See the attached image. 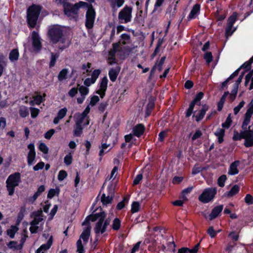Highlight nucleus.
<instances>
[{
	"label": "nucleus",
	"instance_id": "nucleus-10",
	"mask_svg": "<svg viewBox=\"0 0 253 253\" xmlns=\"http://www.w3.org/2000/svg\"><path fill=\"white\" fill-rule=\"evenodd\" d=\"M237 17V14L236 13H234L231 16H230L227 21V27L226 29V37H228L231 36L233 32L235 31V29L232 30L233 26L235 22Z\"/></svg>",
	"mask_w": 253,
	"mask_h": 253
},
{
	"label": "nucleus",
	"instance_id": "nucleus-22",
	"mask_svg": "<svg viewBox=\"0 0 253 253\" xmlns=\"http://www.w3.org/2000/svg\"><path fill=\"white\" fill-rule=\"evenodd\" d=\"M214 135L217 136L219 143H222L224 141L225 130L224 128H218L214 132Z\"/></svg>",
	"mask_w": 253,
	"mask_h": 253
},
{
	"label": "nucleus",
	"instance_id": "nucleus-38",
	"mask_svg": "<svg viewBox=\"0 0 253 253\" xmlns=\"http://www.w3.org/2000/svg\"><path fill=\"white\" fill-rule=\"evenodd\" d=\"M245 138V135L243 133V131H241L240 133L237 131H234L233 136L234 141L241 140L242 139Z\"/></svg>",
	"mask_w": 253,
	"mask_h": 253
},
{
	"label": "nucleus",
	"instance_id": "nucleus-46",
	"mask_svg": "<svg viewBox=\"0 0 253 253\" xmlns=\"http://www.w3.org/2000/svg\"><path fill=\"white\" fill-rule=\"evenodd\" d=\"M52 243V238H50L48 239L47 243L46 244H42L41 246V249H43L44 251L47 250L49 249Z\"/></svg>",
	"mask_w": 253,
	"mask_h": 253
},
{
	"label": "nucleus",
	"instance_id": "nucleus-7",
	"mask_svg": "<svg viewBox=\"0 0 253 253\" xmlns=\"http://www.w3.org/2000/svg\"><path fill=\"white\" fill-rule=\"evenodd\" d=\"M132 10L131 7L126 6L119 13L118 19L121 23H126L131 20Z\"/></svg>",
	"mask_w": 253,
	"mask_h": 253
},
{
	"label": "nucleus",
	"instance_id": "nucleus-8",
	"mask_svg": "<svg viewBox=\"0 0 253 253\" xmlns=\"http://www.w3.org/2000/svg\"><path fill=\"white\" fill-rule=\"evenodd\" d=\"M48 35L52 42L56 43L62 37V30L60 26H54L49 29Z\"/></svg>",
	"mask_w": 253,
	"mask_h": 253
},
{
	"label": "nucleus",
	"instance_id": "nucleus-34",
	"mask_svg": "<svg viewBox=\"0 0 253 253\" xmlns=\"http://www.w3.org/2000/svg\"><path fill=\"white\" fill-rule=\"evenodd\" d=\"M121 225V220L119 218L116 217L113 221L112 228L114 230L118 231L120 229Z\"/></svg>",
	"mask_w": 253,
	"mask_h": 253
},
{
	"label": "nucleus",
	"instance_id": "nucleus-14",
	"mask_svg": "<svg viewBox=\"0 0 253 253\" xmlns=\"http://www.w3.org/2000/svg\"><path fill=\"white\" fill-rule=\"evenodd\" d=\"M32 40L33 46L35 50H40L42 46L40 38L38 34L35 31L32 33Z\"/></svg>",
	"mask_w": 253,
	"mask_h": 253
},
{
	"label": "nucleus",
	"instance_id": "nucleus-45",
	"mask_svg": "<svg viewBox=\"0 0 253 253\" xmlns=\"http://www.w3.org/2000/svg\"><path fill=\"white\" fill-rule=\"evenodd\" d=\"M45 96V94L44 93L43 94V96L41 95H37L34 97V100L37 105H40L44 100L43 97Z\"/></svg>",
	"mask_w": 253,
	"mask_h": 253
},
{
	"label": "nucleus",
	"instance_id": "nucleus-5",
	"mask_svg": "<svg viewBox=\"0 0 253 253\" xmlns=\"http://www.w3.org/2000/svg\"><path fill=\"white\" fill-rule=\"evenodd\" d=\"M106 217V213L105 211H102L99 213H92L88 215V218H89L90 221L94 222L97 219L99 218L98 221L96 222L95 227L94 228V232L96 230V232L99 231V228L103 224L104 219Z\"/></svg>",
	"mask_w": 253,
	"mask_h": 253
},
{
	"label": "nucleus",
	"instance_id": "nucleus-60",
	"mask_svg": "<svg viewBox=\"0 0 253 253\" xmlns=\"http://www.w3.org/2000/svg\"><path fill=\"white\" fill-rule=\"evenodd\" d=\"M99 101V98L97 95H93L91 97L90 101L89 104V106H94Z\"/></svg>",
	"mask_w": 253,
	"mask_h": 253
},
{
	"label": "nucleus",
	"instance_id": "nucleus-23",
	"mask_svg": "<svg viewBox=\"0 0 253 253\" xmlns=\"http://www.w3.org/2000/svg\"><path fill=\"white\" fill-rule=\"evenodd\" d=\"M200 6L198 4H195L191 10L188 18L190 20L196 17L200 11Z\"/></svg>",
	"mask_w": 253,
	"mask_h": 253
},
{
	"label": "nucleus",
	"instance_id": "nucleus-28",
	"mask_svg": "<svg viewBox=\"0 0 253 253\" xmlns=\"http://www.w3.org/2000/svg\"><path fill=\"white\" fill-rule=\"evenodd\" d=\"M18 230V227L17 226L11 225L10 228L7 230V234L11 239H13L14 238L15 233L17 232Z\"/></svg>",
	"mask_w": 253,
	"mask_h": 253
},
{
	"label": "nucleus",
	"instance_id": "nucleus-11",
	"mask_svg": "<svg viewBox=\"0 0 253 253\" xmlns=\"http://www.w3.org/2000/svg\"><path fill=\"white\" fill-rule=\"evenodd\" d=\"M156 100V98L151 96L148 98V103L146 105V110H145V117L147 118L150 116L151 114L152 111L154 108L155 107V102Z\"/></svg>",
	"mask_w": 253,
	"mask_h": 253
},
{
	"label": "nucleus",
	"instance_id": "nucleus-48",
	"mask_svg": "<svg viewBox=\"0 0 253 253\" xmlns=\"http://www.w3.org/2000/svg\"><path fill=\"white\" fill-rule=\"evenodd\" d=\"M203 169V168L201 167H198V164H196V165H194L192 169V174L196 175L200 173L201 171H202Z\"/></svg>",
	"mask_w": 253,
	"mask_h": 253
},
{
	"label": "nucleus",
	"instance_id": "nucleus-4",
	"mask_svg": "<svg viewBox=\"0 0 253 253\" xmlns=\"http://www.w3.org/2000/svg\"><path fill=\"white\" fill-rule=\"evenodd\" d=\"M216 193L217 188L216 187L207 188L199 195L198 199L202 203L207 204L213 201Z\"/></svg>",
	"mask_w": 253,
	"mask_h": 253
},
{
	"label": "nucleus",
	"instance_id": "nucleus-27",
	"mask_svg": "<svg viewBox=\"0 0 253 253\" xmlns=\"http://www.w3.org/2000/svg\"><path fill=\"white\" fill-rule=\"evenodd\" d=\"M18 112L20 116L22 118H26L29 115L28 108L24 105L19 107Z\"/></svg>",
	"mask_w": 253,
	"mask_h": 253
},
{
	"label": "nucleus",
	"instance_id": "nucleus-3",
	"mask_svg": "<svg viewBox=\"0 0 253 253\" xmlns=\"http://www.w3.org/2000/svg\"><path fill=\"white\" fill-rule=\"evenodd\" d=\"M41 8L40 6L33 5L27 10V21L30 27L34 28L39 17Z\"/></svg>",
	"mask_w": 253,
	"mask_h": 253
},
{
	"label": "nucleus",
	"instance_id": "nucleus-15",
	"mask_svg": "<svg viewBox=\"0 0 253 253\" xmlns=\"http://www.w3.org/2000/svg\"><path fill=\"white\" fill-rule=\"evenodd\" d=\"M108 80H101L100 83L99 89L96 93L99 94L101 98H103L105 95V92L107 88Z\"/></svg>",
	"mask_w": 253,
	"mask_h": 253
},
{
	"label": "nucleus",
	"instance_id": "nucleus-29",
	"mask_svg": "<svg viewBox=\"0 0 253 253\" xmlns=\"http://www.w3.org/2000/svg\"><path fill=\"white\" fill-rule=\"evenodd\" d=\"M165 59H166L165 56L162 57L161 58L160 60L158 62V63H156L155 65L153 67V68L151 71V73L157 69H158L159 71H160L162 69V66L164 63Z\"/></svg>",
	"mask_w": 253,
	"mask_h": 253
},
{
	"label": "nucleus",
	"instance_id": "nucleus-12",
	"mask_svg": "<svg viewBox=\"0 0 253 253\" xmlns=\"http://www.w3.org/2000/svg\"><path fill=\"white\" fill-rule=\"evenodd\" d=\"M145 130V126L143 124H138L134 126L132 132L134 136L139 138L144 134Z\"/></svg>",
	"mask_w": 253,
	"mask_h": 253
},
{
	"label": "nucleus",
	"instance_id": "nucleus-25",
	"mask_svg": "<svg viewBox=\"0 0 253 253\" xmlns=\"http://www.w3.org/2000/svg\"><path fill=\"white\" fill-rule=\"evenodd\" d=\"M109 224H110V220L108 219H104L103 224H102L101 226H100V228H99V231L98 232H96V230L95 233L96 234H98L100 233L103 234L104 233H105L106 232L107 226L109 225Z\"/></svg>",
	"mask_w": 253,
	"mask_h": 253
},
{
	"label": "nucleus",
	"instance_id": "nucleus-44",
	"mask_svg": "<svg viewBox=\"0 0 253 253\" xmlns=\"http://www.w3.org/2000/svg\"><path fill=\"white\" fill-rule=\"evenodd\" d=\"M39 149L42 152L43 154H46L48 153L49 149L46 144L43 142H41L39 146Z\"/></svg>",
	"mask_w": 253,
	"mask_h": 253
},
{
	"label": "nucleus",
	"instance_id": "nucleus-30",
	"mask_svg": "<svg viewBox=\"0 0 253 253\" xmlns=\"http://www.w3.org/2000/svg\"><path fill=\"white\" fill-rule=\"evenodd\" d=\"M19 57V52L17 49H14L9 53V58L12 62L16 61Z\"/></svg>",
	"mask_w": 253,
	"mask_h": 253
},
{
	"label": "nucleus",
	"instance_id": "nucleus-2",
	"mask_svg": "<svg viewBox=\"0 0 253 253\" xmlns=\"http://www.w3.org/2000/svg\"><path fill=\"white\" fill-rule=\"evenodd\" d=\"M21 174L16 172L10 174L6 180V187L8 192V195L12 196L15 190V187L21 182Z\"/></svg>",
	"mask_w": 253,
	"mask_h": 253
},
{
	"label": "nucleus",
	"instance_id": "nucleus-47",
	"mask_svg": "<svg viewBox=\"0 0 253 253\" xmlns=\"http://www.w3.org/2000/svg\"><path fill=\"white\" fill-rule=\"evenodd\" d=\"M219 231H216L214 229H213V227L212 226H210L209 227V228H208V230H207V233L210 235V236L211 238H214L216 235H217V233Z\"/></svg>",
	"mask_w": 253,
	"mask_h": 253
},
{
	"label": "nucleus",
	"instance_id": "nucleus-42",
	"mask_svg": "<svg viewBox=\"0 0 253 253\" xmlns=\"http://www.w3.org/2000/svg\"><path fill=\"white\" fill-rule=\"evenodd\" d=\"M140 209V204L138 202H133L131 204V212L132 213L138 212Z\"/></svg>",
	"mask_w": 253,
	"mask_h": 253
},
{
	"label": "nucleus",
	"instance_id": "nucleus-41",
	"mask_svg": "<svg viewBox=\"0 0 253 253\" xmlns=\"http://www.w3.org/2000/svg\"><path fill=\"white\" fill-rule=\"evenodd\" d=\"M227 179L226 175L222 174L219 176L217 179L218 185L220 187H223L225 185V182Z\"/></svg>",
	"mask_w": 253,
	"mask_h": 253
},
{
	"label": "nucleus",
	"instance_id": "nucleus-19",
	"mask_svg": "<svg viewBox=\"0 0 253 253\" xmlns=\"http://www.w3.org/2000/svg\"><path fill=\"white\" fill-rule=\"evenodd\" d=\"M91 226H87L83 231L80 235V239L83 240L84 244H86L88 241L90 235Z\"/></svg>",
	"mask_w": 253,
	"mask_h": 253
},
{
	"label": "nucleus",
	"instance_id": "nucleus-33",
	"mask_svg": "<svg viewBox=\"0 0 253 253\" xmlns=\"http://www.w3.org/2000/svg\"><path fill=\"white\" fill-rule=\"evenodd\" d=\"M120 69L119 67H117L115 69H112L109 72L110 79H116L120 72Z\"/></svg>",
	"mask_w": 253,
	"mask_h": 253
},
{
	"label": "nucleus",
	"instance_id": "nucleus-20",
	"mask_svg": "<svg viewBox=\"0 0 253 253\" xmlns=\"http://www.w3.org/2000/svg\"><path fill=\"white\" fill-rule=\"evenodd\" d=\"M114 12H116L118 8L121 7L124 3V0H107Z\"/></svg>",
	"mask_w": 253,
	"mask_h": 253
},
{
	"label": "nucleus",
	"instance_id": "nucleus-63",
	"mask_svg": "<svg viewBox=\"0 0 253 253\" xmlns=\"http://www.w3.org/2000/svg\"><path fill=\"white\" fill-rule=\"evenodd\" d=\"M244 139H245V142L244 143L245 146L246 147H250L253 146V139L251 138L246 137Z\"/></svg>",
	"mask_w": 253,
	"mask_h": 253
},
{
	"label": "nucleus",
	"instance_id": "nucleus-54",
	"mask_svg": "<svg viewBox=\"0 0 253 253\" xmlns=\"http://www.w3.org/2000/svg\"><path fill=\"white\" fill-rule=\"evenodd\" d=\"M83 133V127L82 126H76V128L74 130V135L76 136L79 137Z\"/></svg>",
	"mask_w": 253,
	"mask_h": 253
},
{
	"label": "nucleus",
	"instance_id": "nucleus-9",
	"mask_svg": "<svg viewBox=\"0 0 253 253\" xmlns=\"http://www.w3.org/2000/svg\"><path fill=\"white\" fill-rule=\"evenodd\" d=\"M85 6L88 7L86 13L85 26L87 28L90 29L93 26L95 17V12L92 5L88 4L87 6Z\"/></svg>",
	"mask_w": 253,
	"mask_h": 253
},
{
	"label": "nucleus",
	"instance_id": "nucleus-39",
	"mask_svg": "<svg viewBox=\"0 0 253 253\" xmlns=\"http://www.w3.org/2000/svg\"><path fill=\"white\" fill-rule=\"evenodd\" d=\"M169 129H166L164 130L161 131L158 134V141L161 142L164 141L165 137L168 135L169 132Z\"/></svg>",
	"mask_w": 253,
	"mask_h": 253
},
{
	"label": "nucleus",
	"instance_id": "nucleus-35",
	"mask_svg": "<svg viewBox=\"0 0 253 253\" xmlns=\"http://www.w3.org/2000/svg\"><path fill=\"white\" fill-rule=\"evenodd\" d=\"M232 122V121L231 120V114H229L225 121L222 124L221 126L223 128L228 129L230 127Z\"/></svg>",
	"mask_w": 253,
	"mask_h": 253
},
{
	"label": "nucleus",
	"instance_id": "nucleus-55",
	"mask_svg": "<svg viewBox=\"0 0 253 253\" xmlns=\"http://www.w3.org/2000/svg\"><path fill=\"white\" fill-rule=\"evenodd\" d=\"M245 202L248 205L253 204V196L250 194H248L245 197Z\"/></svg>",
	"mask_w": 253,
	"mask_h": 253
},
{
	"label": "nucleus",
	"instance_id": "nucleus-40",
	"mask_svg": "<svg viewBox=\"0 0 253 253\" xmlns=\"http://www.w3.org/2000/svg\"><path fill=\"white\" fill-rule=\"evenodd\" d=\"M77 253H85L84 247L82 244L81 239H79L77 242Z\"/></svg>",
	"mask_w": 253,
	"mask_h": 253
},
{
	"label": "nucleus",
	"instance_id": "nucleus-6",
	"mask_svg": "<svg viewBox=\"0 0 253 253\" xmlns=\"http://www.w3.org/2000/svg\"><path fill=\"white\" fill-rule=\"evenodd\" d=\"M117 182H112L111 184L108 186L107 190L109 194L110 195L106 196L105 194H103L101 197V201L103 205H107L111 204L115 193V189L117 186Z\"/></svg>",
	"mask_w": 253,
	"mask_h": 253
},
{
	"label": "nucleus",
	"instance_id": "nucleus-37",
	"mask_svg": "<svg viewBox=\"0 0 253 253\" xmlns=\"http://www.w3.org/2000/svg\"><path fill=\"white\" fill-rule=\"evenodd\" d=\"M204 93L200 91L198 92L195 96L194 99L192 100L195 102L197 105L200 106L201 105V100L204 97Z\"/></svg>",
	"mask_w": 253,
	"mask_h": 253
},
{
	"label": "nucleus",
	"instance_id": "nucleus-57",
	"mask_svg": "<svg viewBox=\"0 0 253 253\" xmlns=\"http://www.w3.org/2000/svg\"><path fill=\"white\" fill-rule=\"evenodd\" d=\"M249 106V107L247 109L245 115L252 117L253 114V103L252 102H250Z\"/></svg>",
	"mask_w": 253,
	"mask_h": 253
},
{
	"label": "nucleus",
	"instance_id": "nucleus-51",
	"mask_svg": "<svg viewBox=\"0 0 253 253\" xmlns=\"http://www.w3.org/2000/svg\"><path fill=\"white\" fill-rule=\"evenodd\" d=\"M73 157L71 154H69L65 156L64 159V163L67 166L70 165L72 163Z\"/></svg>",
	"mask_w": 253,
	"mask_h": 253
},
{
	"label": "nucleus",
	"instance_id": "nucleus-58",
	"mask_svg": "<svg viewBox=\"0 0 253 253\" xmlns=\"http://www.w3.org/2000/svg\"><path fill=\"white\" fill-rule=\"evenodd\" d=\"M244 104L245 102L243 100L241 101L238 104V105L234 108V114L235 115H237L241 109L244 106Z\"/></svg>",
	"mask_w": 253,
	"mask_h": 253
},
{
	"label": "nucleus",
	"instance_id": "nucleus-61",
	"mask_svg": "<svg viewBox=\"0 0 253 253\" xmlns=\"http://www.w3.org/2000/svg\"><path fill=\"white\" fill-rule=\"evenodd\" d=\"M108 104L107 102H102L100 103L98 106V110L101 113H103L106 109Z\"/></svg>",
	"mask_w": 253,
	"mask_h": 253
},
{
	"label": "nucleus",
	"instance_id": "nucleus-50",
	"mask_svg": "<svg viewBox=\"0 0 253 253\" xmlns=\"http://www.w3.org/2000/svg\"><path fill=\"white\" fill-rule=\"evenodd\" d=\"M67 172L64 170H61L59 171L58 175V179L61 181L63 180L67 176Z\"/></svg>",
	"mask_w": 253,
	"mask_h": 253
},
{
	"label": "nucleus",
	"instance_id": "nucleus-1",
	"mask_svg": "<svg viewBox=\"0 0 253 253\" xmlns=\"http://www.w3.org/2000/svg\"><path fill=\"white\" fill-rule=\"evenodd\" d=\"M87 5V3L82 1L74 4H71L70 3L65 4L63 8L64 14L70 20L77 21L79 18V9Z\"/></svg>",
	"mask_w": 253,
	"mask_h": 253
},
{
	"label": "nucleus",
	"instance_id": "nucleus-59",
	"mask_svg": "<svg viewBox=\"0 0 253 253\" xmlns=\"http://www.w3.org/2000/svg\"><path fill=\"white\" fill-rule=\"evenodd\" d=\"M192 189H193V187H188L183 189L182 191V197L185 200H187V199L185 197V195L186 194L190 193L192 191Z\"/></svg>",
	"mask_w": 253,
	"mask_h": 253
},
{
	"label": "nucleus",
	"instance_id": "nucleus-13",
	"mask_svg": "<svg viewBox=\"0 0 253 253\" xmlns=\"http://www.w3.org/2000/svg\"><path fill=\"white\" fill-rule=\"evenodd\" d=\"M209 109V106L207 104L202 105V108L200 109L196 115H193V117H195L196 121L199 122L204 117L206 112Z\"/></svg>",
	"mask_w": 253,
	"mask_h": 253
},
{
	"label": "nucleus",
	"instance_id": "nucleus-31",
	"mask_svg": "<svg viewBox=\"0 0 253 253\" xmlns=\"http://www.w3.org/2000/svg\"><path fill=\"white\" fill-rule=\"evenodd\" d=\"M195 105H197V104L193 101H192L189 104V107L185 112L186 118H189L191 116L193 112V110Z\"/></svg>",
	"mask_w": 253,
	"mask_h": 253
},
{
	"label": "nucleus",
	"instance_id": "nucleus-62",
	"mask_svg": "<svg viewBox=\"0 0 253 253\" xmlns=\"http://www.w3.org/2000/svg\"><path fill=\"white\" fill-rule=\"evenodd\" d=\"M78 87H73L68 92V94L71 97H74L78 92Z\"/></svg>",
	"mask_w": 253,
	"mask_h": 253
},
{
	"label": "nucleus",
	"instance_id": "nucleus-26",
	"mask_svg": "<svg viewBox=\"0 0 253 253\" xmlns=\"http://www.w3.org/2000/svg\"><path fill=\"white\" fill-rule=\"evenodd\" d=\"M253 63V56L248 61L245 62L239 68L242 70L248 71L251 68V65Z\"/></svg>",
	"mask_w": 253,
	"mask_h": 253
},
{
	"label": "nucleus",
	"instance_id": "nucleus-52",
	"mask_svg": "<svg viewBox=\"0 0 253 253\" xmlns=\"http://www.w3.org/2000/svg\"><path fill=\"white\" fill-rule=\"evenodd\" d=\"M31 116L32 118H36L40 112V110L36 108L30 107Z\"/></svg>",
	"mask_w": 253,
	"mask_h": 253
},
{
	"label": "nucleus",
	"instance_id": "nucleus-17",
	"mask_svg": "<svg viewBox=\"0 0 253 253\" xmlns=\"http://www.w3.org/2000/svg\"><path fill=\"white\" fill-rule=\"evenodd\" d=\"M143 84H145V86L142 89L146 93H149L152 91L155 82V80H145Z\"/></svg>",
	"mask_w": 253,
	"mask_h": 253
},
{
	"label": "nucleus",
	"instance_id": "nucleus-49",
	"mask_svg": "<svg viewBox=\"0 0 253 253\" xmlns=\"http://www.w3.org/2000/svg\"><path fill=\"white\" fill-rule=\"evenodd\" d=\"M251 126H248V130L243 131L245 138H251L253 139V128L251 129Z\"/></svg>",
	"mask_w": 253,
	"mask_h": 253
},
{
	"label": "nucleus",
	"instance_id": "nucleus-21",
	"mask_svg": "<svg viewBox=\"0 0 253 253\" xmlns=\"http://www.w3.org/2000/svg\"><path fill=\"white\" fill-rule=\"evenodd\" d=\"M119 45L117 43H115L113 44V49L109 52V55L110 57L108 59V62L110 64H112L113 63L115 62V59L114 58L116 52L118 50V48Z\"/></svg>",
	"mask_w": 253,
	"mask_h": 253
},
{
	"label": "nucleus",
	"instance_id": "nucleus-43",
	"mask_svg": "<svg viewBox=\"0 0 253 253\" xmlns=\"http://www.w3.org/2000/svg\"><path fill=\"white\" fill-rule=\"evenodd\" d=\"M78 90L81 96H85V95H86L89 92L88 88L83 85L80 86L78 88Z\"/></svg>",
	"mask_w": 253,
	"mask_h": 253
},
{
	"label": "nucleus",
	"instance_id": "nucleus-64",
	"mask_svg": "<svg viewBox=\"0 0 253 253\" xmlns=\"http://www.w3.org/2000/svg\"><path fill=\"white\" fill-rule=\"evenodd\" d=\"M54 133L55 130L54 129H50L45 133L44 136L46 139H50Z\"/></svg>",
	"mask_w": 253,
	"mask_h": 253
},
{
	"label": "nucleus",
	"instance_id": "nucleus-56",
	"mask_svg": "<svg viewBox=\"0 0 253 253\" xmlns=\"http://www.w3.org/2000/svg\"><path fill=\"white\" fill-rule=\"evenodd\" d=\"M68 73V70L67 69H62L58 74V79H64L66 78Z\"/></svg>",
	"mask_w": 253,
	"mask_h": 253
},
{
	"label": "nucleus",
	"instance_id": "nucleus-36",
	"mask_svg": "<svg viewBox=\"0 0 253 253\" xmlns=\"http://www.w3.org/2000/svg\"><path fill=\"white\" fill-rule=\"evenodd\" d=\"M59 193V188H56V189L51 188L48 191L47 197L48 199H52L56 195H58Z\"/></svg>",
	"mask_w": 253,
	"mask_h": 253
},
{
	"label": "nucleus",
	"instance_id": "nucleus-16",
	"mask_svg": "<svg viewBox=\"0 0 253 253\" xmlns=\"http://www.w3.org/2000/svg\"><path fill=\"white\" fill-rule=\"evenodd\" d=\"M223 208L222 205L215 207L209 215V220L211 221L216 218L222 211Z\"/></svg>",
	"mask_w": 253,
	"mask_h": 253
},
{
	"label": "nucleus",
	"instance_id": "nucleus-18",
	"mask_svg": "<svg viewBox=\"0 0 253 253\" xmlns=\"http://www.w3.org/2000/svg\"><path fill=\"white\" fill-rule=\"evenodd\" d=\"M240 161L236 160L231 163L230 165L228 173L229 175H236L239 173V170L238 169V166L239 165Z\"/></svg>",
	"mask_w": 253,
	"mask_h": 253
},
{
	"label": "nucleus",
	"instance_id": "nucleus-53",
	"mask_svg": "<svg viewBox=\"0 0 253 253\" xmlns=\"http://www.w3.org/2000/svg\"><path fill=\"white\" fill-rule=\"evenodd\" d=\"M67 112V109L66 107H64L59 110L57 116L62 119L66 116Z\"/></svg>",
	"mask_w": 253,
	"mask_h": 253
},
{
	"label": "nucleus",
	"instance_id": "nucleus-32",
	"mask_svg": "<svg viewBox=\"0 0 253 253\" xmlns=\"http://www.w3.org/2000/svg\"><path fill=\"white\" fill-rule=\"evenodd\" d=\"M36 156V152H28L27 155V163L29 166L32 165L35 160Z\"/></svg>",
	"mask_w": 253,
	"mask_h": 253
},
{
	"label": "nucleus",
	"instance_id": "nucleus-24",
	"mask_svg": "<svg viewBox=\"0 0 253 253\" xmlns=\"http://www.w3.org/2000/svg\"><path fill=\"white\" fill-rule=\"evenodd\" d=\"M240 190V187L238 185H234L231 189L226 192L225 194L227 197L230 198L237 194Z\"/></svg>",
	"mask_w": 253,
	"mask_h": 253
}]
</instances>
